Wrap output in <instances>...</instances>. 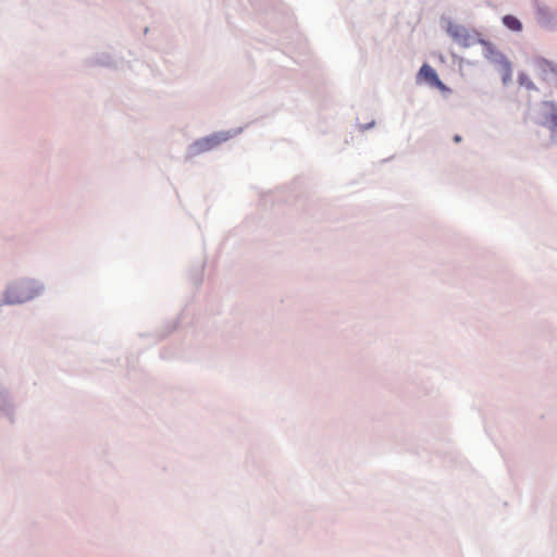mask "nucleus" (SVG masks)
Returning a JSON list of instances; mask_svg holds the SVG:
<instances>
[{"instance_id":"1","label":"nucleus","mask_w":557,"mask_h":557,"mask_svg":"<svg viewBox=\"0 0 557 557\" xmlns=\"http://www.w3.org/2000/svg\"><path fill=\"white\" fill-rule=\"evenodd\" d=\"M45 290V284L32 277H22L10 282L0 297V308L28 302L40 296Z\"/></svg>"},{"instance_id":"2","label":"nucleus","mask_w":557,"mask_h":557,"mask_svg":"<svg viewBox=\"0 0 557 557\" xmlns=\"http://www.w3.org/2000/svg\"><path fill=\"white\" fill-rule=\"evenodd\" d=\"M528 117L530 122L544 128L552 144L557 145V101L554 99H542L529 106Z\"/></svg>"},{"instance_id":"3","label":"nucleus","mask_w":557,"mask_h":557,"mask_svg":"<svg viewBox=\"0 0 557 557\" xmlns=\"http://www.w3.org/2000/svg\"><path fill=\"white\" fill-rule=\"evenodd\" d=\"M441 25L450 39L461 48L468 49L476 44L480 45V40H483L482 35L476 29L455 23L449 17L442 16Z\"/></svg>"},{"instance_id":"4","label":"nucleus","mask_w":557,"mask_h":557,"mask_svg":"<svg viewBox=\"0 0 557 557\" xmlns=\"http://www.w3.org/2000/svg\"><path fill=\"white\" fill-rule=\"evenodd\" d=\"M242 127L233 131H221L196 139L188 146L186 154L188 158H194L203 152L210 151L222 143L227 141L234 136H237L242 133Z\"/></svg>"},{"instance_id":"5","label":"nucleus","mask_w":557,"mask_h":557,"mask_svg":"<svg viewBox=\"0 0 557 557\" xmlns=\"http://www.w3.org/2000/svg\"><path fill=\"white\" fill-rule=\"evenodd\" d=\"M483 48L482 54L491 64H493L502 75V82L507 85L512 78V64L510 60L497 49L490 40L483 38L480 40Z\"/></svg>"},{"instance_id":"6","label":"nucleus","mask_w":557,"mask_h":557,"mask_svg":"<svg viewBox=\"0 0 557 557\" xmlns=\"http://www.w3.org/2000/svg\"><path fill=\"white\" fill-rule=\"evenodd\" d=\"M535 24L548 33H557V8L545 2L535 0L533 2Z\"/></svg>"},{"instance_id":"7","label":"nucleus","mask_w":557,"mask_h":557,"mask_svg":"<svg viewBox=\"0 0 557 557\" xmlns=\"http://www.w3.org/2000/svg\"><path fill=\"white\" fill-rule=\"evenodd\" d=\"M532 66L541 79L547 83H554L557 89V61L535 55L532 59Z\"/></svg>"},{"instance_id":"8","label":"nucleus","mask_w":557,"mask_h":557,"mask_svg":"<svg viewBox=\"0 0 557 557\" xmlns=\"http://www.w3.org/2000/svg\"><path fill=\"white\" fill-rule=\"evenodd\" d=\"M17 406L11 391L3 393L0 396V416L8 420L10 424L16 421Z\"/></svg>"},{"instance_id":"9","label":"nucleus","mask_w":557,"mask_h":557,"mask_svg":"<svg viewBox=\"0 0 557 557\" xmlns=\"http://www.w3.org/2000/svg\"><path fill=\"white\" fill-rule=\"evenodd\" d=\"M438 79H440L438 74L428 63L422 64V66L420 67L419 72L416 76L417 84L425 83L430 87H432Z\"/></svg>"},{"instance_id":"10","label":"nucleus","mask_w":557,"mask_h":557,"mask_svg":"<svg viewBox=\"0 0 557 557\" xmlns=\"http://www.w3.org/2000/svg\"><path fill=\"white\" fill-rule=\"evenodd\" d=\"M88 62L90 65H98L104 67L116 69L119 66V61L114 59L111 53L106 51L96 52L92 57H90Z\"/></svg>"},{"instance_id":"11","label":"nucleus","mask_w":557,"mask_h":557,"mask_svg":"<svg viewBox=\"0 0 557 557\" xmlns=\"http://www.w3.org/2000/svg\"><path fill=\"white\" fill-rule=\"evenodd\" d=\"M502 24L512 33H521L523 30L522 22L513 14L502 16Z\"/></svg>"},{"instance_id":"12","label":"nucleus","mask_w":557,"mask_h":557,"mask_svg":"<svg viewBox=\"0 0 557 557\" xmlns=\"http://www.w3.org/2000/svg\"><path fill=\"white\" fill-rule=\"evenodd\" d=\"M518 83L521 87H524L528 90L539 91L537 86L533 83L527 73L520 72L518 74Z\"/></svg>"},{"instance_id":"13","label":"nucleus","mask_w":557,"mask_h":557,"mask_svg":"<svg viewBox=\"0 0 557 557\" xmlns=\"http://www.w3.org/2000/svg\"><path fill=\"white\" fill-rule=\"evenodd\" d=\"M432 87L440 89L442 92H451V89L448 86H446L441 79H438Z\"/></svg>"},{"instance_id":"14","label":"nucleus","mask_w":557,"mask_h":557,"mask_svg":"<svg viewBox=\"0 0 557 557\" xmlns=\"http://www.w3.org/2000/svg\"><path fill=\"white\" fill-rule=\"evenodd\" d=\"M374 125H375V121H371L368 124L360 125V129L363 132V131L374 127Z\"/></svg>"},{"instance_id":"15","label":"nucleus","mask_w":557,"mask_h":557,"mask_svg":"<svg viewBox=\"0 0 557 557\" xmlns=\"http://www.w3.org/2000/svg\"><path fill=\"white\" fill-rule=\"evenodd\" d=\"M8 391H10V388L3 382L0 381V396Z\"/></svg>"},{"instance_id":"16","label":"nucleus","mask_w":557,"mask_h":557,"mask_svg":"<svg viewBox=\"0 0 557 557\" xmlns=\"http://www.w3.org/2000/svg\"><path fill=\"white\" fill-rule=\"evenodd\" d=\"M453 139H454L455 143H460L462 140V137L457 134V135L454 136Z\"/></svg>"}]
</instances>
